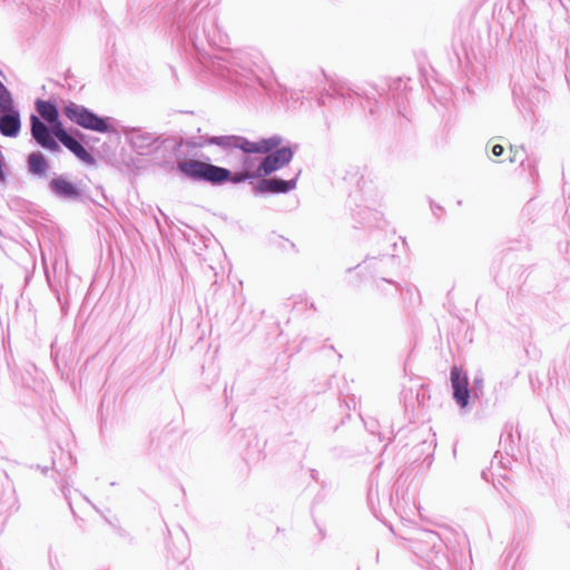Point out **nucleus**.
I'll list each match as a JSON object with an SVG mask.
<instances>
[{"mask_svg": "<svg viewBox=\"0 0 570 570\" xmlns=\"http://www.w3.org/2000/svg\"><path fill=\"white\" fill-rule=\"evenodd\" d=\"M51 125V135H53L55 137H57V139L61 142L62 139H65L66 137L69 136V134L65 130L61 121L59 120V118H57V121L55 122H49Z\"/></svg>", "mask_w": 570, "mask_h": 570, "instance_id": "4468645a", "label": "nucleus"}, {"mask_svg": "<svg viewBox=\"0 0 570 570\" xmlns=\"http://www.w3.org/2000/svg\"><path fill=\"white\" fill-rule=\"evenodd\" d=\"M20 130L18 115H4L0 118V131L8 137H16Z\"/></svg>", "mask_w": 570, "mask_h": 570, "instance_id": "9d476101", "label": "nucleus"}, {"mask_svg": "<svg viewBox=\"0 0 570 570\" xmlns=\"http://www.w3.org/2000/svg\"><path fill=\"white\" fill-rule=\"evenodd\" d=\"M276 148L277 149L274 153L268 154L262 159L264 177L287 165L293 157V151L289 147L278 148L277 146Z\"/></svg>", "mask_w": 570, "mask_h": 570, "instance_id": "39448f33", "label": "nucleus"}, {"mask_svg": "<svg viewBox=\"0 0 570 570\" xmlns=\"http://www.w3.org/2000/svg\"><path fill=\"white\" fill-rule=\"evenodd\" d=\"M63 112L68 119L85 129L94 130L97 132L109 131V125L107 120L98 117L83 106L70 102L65 107Z\"/></svg>", "mask_w": 570, "mask_h": 570, "instance_id": "7ed1b4c3", "label": "nucleus"}, {"mask_svg": "<svg viewBox=\"0 0 570 570\" xmlns=\"http://www.w3.org/2000/svg\"><path fill=\"white\" fill-rule=\"evenodd\" d=\"M61 144L75 154L82 161L92 165L95 158L86 150V148L70 135L62 139Z\"/></svg>", "mask_w": 570, "mask_h": 570, "instance_id": "1a4fd4ad", "label": "nucleus"}, {"mask_svg": "<svg viewBox=\"0 0 570 570\" xmlns=\"http://www.w3.org/2000/svg\"><path fill=\"white\" fill-rule=\"evenodd\" d=\"M178 170L193 179L220 184L230 177V171L198 159H185L178 164Z\"/></svg>", "mask_w": 570, "mask_h": 570, "instance_id": "f03ea898", "label": "nucleus"}, {"mask_svg": "<svg viewBox=\"0 0 570 570\" xmlns=\"http://www.w3.org/2000/svg\"><path fill=\"white\" fill-rule=\"evenodd\" d=\"M30 120L31 135L33 139L43 148H47L51 151H59L60 147L58 142L52 138L49 128L35 115L31 116Z\"/></svg>", "mask_w": 570, "mask_h": 570, "instance_id": "423d86ee", "label": "nucleus"}, {"mask_svg": "<svg viewBox=\"0 0 570 570\" xmlns=\"http://www.w3.org/2000/svg\"><path fill=\"white\" fill-rule=\"evenodd\" d=\"M263 168L262 160L256 157L250 156V154H245L240 159L239 170L232 174L228 180L234 184H239L245 180L258 179L263 178Z\"/></svg>", "mask_w": 570, "mask_h": 570, "instance_id": "20e7f679", "label": "nucleus"}, {"mask_svg": "<svg viewBox=\"0 0 570 570\" xmlns=\"http://www.w3.org/2000/svg\"><path fill=\"white\" fill-rule=\"evenodd\" d=\"M0 107L3 110H8L11 107V98L9 95V91L3 86V83L0 81Z\"/></svg>", "mask_w": 570, "mask_h": 570, "instance_id": "2eb2a0df", "label": "nucleus"}, {"mask_svg": "<svg viewBox=\"0 0 570 570\" xmlns=\"http://www.w3.org/2000/svg\"><path fill=\"white\" fill-rule=\"evenodd\" d=\"M504 153V147L502 145H494L492 147V154L494 157H500Z\"/></svg>", "mask_w": 570, "mask_h": 570, "instance_id": "dca6fc26", "label": "nucleus"}, {"mask_svg": "<svg viewBox=\"0 0 570 570\" xmlns=\"http://www.w3.org/2000/svg\"><path fill=\"white\" fill-rule=\"evenodd\" d=\"M36 108L39 115L48 122H55L59 118L57 107L50 101L39 99L36 102Z\"/></svg>", "mask_w": 570, "mask_h": 570, "instance_id": "9b49d317", "label": "nucleus"}, {"mask_svg": "<svg viewBox=\"0 0 570 570\" xmlns=\"http://www.w3.org/2000/svg\"><path fill=\"white\" fill-rule=\"evenodd\" d=\"M210 142L223 148H238L244 154H268L282 144V138L274 136L258 141H249L242 136H220L210 139Z\"/></svg>", "mask_w": 570, "mask_h": 570, "instance_id": "f257e3e1", "label": "nucleus"}, {"mask_svg": "<svg viewBox=\"0 0 570 570\" xmlns=\"http://www.w3.org/2000/svg\"><path fill=\"white\" fill-rule=\"evenodd\" d=\"M29 170L35 175H45L49 164L41 153H32L28 157Z\"/></svg>", "mask_w": 570, "mask_h": 570, "instance_id": "f8f14e48", "label": "nucleus"}, {"mask_svg": "<svg viewBox=\"0 0 570 570\" xmlns=\"http://www.w3.org/2000/svg\"><path fill=\"white\" fill-rule=\"evenodd\" d=\"M53 194L67 199H77L80 196L79 189L65 177H56L49 184Z\"/></svg>", "mask_w": 570, "mask_h": 570, "instance_id": "6e6552de", "label": "nucleus"}, {"mask_svg": "<svg viewBox=\"0 0 570 570\" xmlns=\"http://www.w3.org/2000/svg\"><path fill=\"white\" fill-rule=\"evenodd\" d=\"M451 384L453 389V397L461 407H465L469 403V380L458 366L451 370Z\"/></svg>", "mask_w": 570, "mask_h": 570, "instance_id": "0eeeda50", "label": "nucleus"}, {"mask_svg": "<svg viewBox=\"0 0 570 570\" xmlns=\"http://www.w3.org/2000/svg\"><path fill=\"white\" fill-rule=\"evenodd\" d=\"M263 186L272 193H285L293 188L294 184L282 179H267L263 181Z\"/></svg>", "mask_w": 570, "mask_h": 570, "instance_id": "ddd939ff", "label": "nucleus"}]
</instances>
